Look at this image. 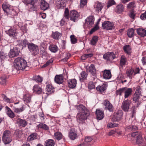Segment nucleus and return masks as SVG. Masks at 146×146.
<instances>
[{
  "instance_id": "473e14b6",
  "label": "nucleus",
  "mask_w": 146,
  "mask_h": 146,
  "mask_svg": "<svg viewBox=\"0 0 146 146\" xmlns=\"http://www.w3.org/2000/svg\"><path fill=\"white\" fill-rule=\"evenodd\" d=\"M127 59L126 58L124 55H122L121 57L120 60V65L123 67L127 63Z\"/></svg>"
},
{
  "instance_id": "7c9ffc66",
  "label": "nucleus",
  "mask_w": 146,
  "mask_h": 146,
  "mask_svg": "<svg viewBox=\"0 0 146 146\" xmlns=\"http://www.w3.org/2000/svg\"><path fill=\"white\" fill-rule=\"evenodd\" d=\"M126 74L127 76L130 79H132L133 76L135 75L134 73V69L131 68V69H127L126 71Z\"/></svg>"
},
{
  "instance_id": "338daca9",
  "label": "nucleus",
  "mask_w": 146,
  "mask_h": 146,
  "mask_svg": "<svg viewBox=\"0 0 146 146\" xmlns=\"http://www.w3.org/2000/svg\"><path fill=\"white\" fill-rule=\"evenodd\" d=\"M135 6V3L133 2L130 3L127 5V7L128 8L130 9H132Z\"/></svg>"
},
{
  "instance_id": "6e6d98bb",
  "label": "nucleus",
  "mask_w": 146,
  "mask_h": 146,
  "mask_svg": "<svg viewBox=\"0 0 146 146\" xmlns=\"http://www.w3.org/2000/svg\"><path fill=\"white\" fill-rule=\"evenodd\" d=\"M140 96H142V95L134 94L133 97V101H135V102H138L140 97Z\"/></svg>"
},
{
  "instance_id": "0eeeda50",
  "label": "nucleus",
  "mask_w": 146,
  "mask_h": 146,
  "mask_svg": "<svg viewBox=\"0 0 146 146\" xmlns=\"http://www.w3.org/2000/svg\"><path fill=\"white\" fill-rule=\"evenodd\" d=\"M102 27L104 29L108 30H111L114 28V24L109 21H105L102 24Z\"/></svg>"
},
{
  "instance_id": "bb28decb",
  "label": "nucleus",
  "mask_w": 146,
  "mask_h": 146,
  "mask_svg": "<svg viewBox=\"0 0 146 146\" xmlns=\"http://www.w3.org/2000/svg\"><path fill=\"white\" fill-rule=\"evenodd\" d=\"M17 123L20 127H25L27 125V122L24 120L18 118L17 120Z\"/></svg>"
},
{
  "instance_id": "aec40b11",
  "label": "nucleus",
  "mask_w": 146,
  "mask_h": 146,
  "mask_svg": "<svg viewBox=\"0 0 146 146\" xmlns=\"http://www.w3.org/2000/svg\"><path fill=\"white\" fill-rule=\"evenodd\" d=\"M103 77L105 79H109L111 78V74L109 70H105L103 71Z\"/></svg>"
},
{
  "instance_id": "9b49d317",
  "label": "nucleus",
  "mask_w": 146,
  "mask_h": 146,
  "mask_svg": "<svg viewBox=\"0 0 146 146\" xmlns=\"http://www.w3.org/2000/svg\"><path fill=\"white\" fill-rule=\"evenodd\" d=\"M68 136L72 140H74L77 137V131L74 128L70 129L68 133Z\"/></svg>"
},
{
  "instance_id": "393cba45",
  "label": "nucleus",
  "mask_w": 146,
  "mask_h": 146,
  "mask_svg": "<svg viewBox=\"0 0 146 146\" xmlns=\"http://www.w3.org/2000/svg\"><path fill=\"white\" fill-rule=\"evenodd\" d=\"M76 80L75 79H72L69 80L68 82V86L71 88H75L76 84Z\"/></svg>"
},
{
  "instance_id": "de8ad7c7",
  "label": "nucleus",
  "mask_w": 146,
  "mask_h": 146,
  "mask_svg": "<svg viewBox=\"0 0 146 146\" xmlns=\"http://www.w3.org/2000/svg\"><path fill=\"white\" fill-rule=\"evenodd\" d=\"M11 133L10 131L8 130H5L3 134V137H11Z\"/></svg>"
},
{
  "instance_id": "4468645a",
  "label": "nucleus",
  "mask_w": 146,
  "mask_h": 146,
  "mask_svg": "<svg viewBox=\"0 0 146 146\" xmlns=\"http://www.w3.org/2000/svg\"><path fill=\"white\" fill-rule=\"evenodd\" d=\"M67 0H56V4L58 9L63 8L66 6Z\"/></svg>"
},
{
  "instance_id": "f03ea898",
  "label": "nucleus",
  "mask_w": 146,
  "mask_h": 146,
  "mask_svg": "<svg viewBox=\"0 0 146 146\" xmlns=\"http://www.w3.org/2000/svg\"><path fill=\"white\" fill-rule=\"evenodd\" d=\"M14 67L17 70H23L27 67V62L23 58L18 57L14 62Z\"/></svg>"
},
{
  "instance_id": "f8f14e48",
  "label": "nucleus",
  "mask_w": 146,
  "mask_h": 146,
  "mask_svg": "<svg viewBox=\"0 0 146 146\" xmlns=\"http://www.w3.org/2000/svg\"><path fill=\"white\" fill-rule=\"evenodd\" d=\"M115 58V55L112 52L106 53L103 55L104 59L107 60H113Z\"/></svg>"
},
{
  "instance_id": "09e8293b",
  "label": "nucleus",
  "mask_w": 146,
  "mask_h": 146,
  "mask_svg": "<svg viewBox=\"0 0 146 146\" xmlns=\"http://www.w3.org/2000/svg\"><path fill=\"white\" fill-rule=\"evenodd\" d=\"M37 135L36 133H33L31 134L28 137L30 141H32L36 139Z\"/></svg>"
},
{
  "instance_id": "423d86ee",
  "label": "nucleus",
  "mask_w": 146,
  "mask_h": 146,
  "mask_svg": "<svg viewBox=\"0 0 146 146\" xmlns=\"http://www.w3.org/2000/svg\"><path fill=\"white\" fill-rule=\"evenodd\" d=\"M2 8L5 14L7 15L12 14L13 11V8L8 4H3L2 5Z\"/></svg>"
},
{
  "instance_id": "2f4dec72",
  "label": "nucleus",
  "mask_w": 146,
  "mask_h": 146,
  "mask_svg": "<svg viewBox=\"0 0 146 146\" xmlns=\"http://www.w3.org/2000/svg\"><path fill=\"white\" fill-rule=\"evenodd\" d=\"M132 90L131 88H125L124 90V93L125 94V98H126L129 97L131 94Z\"/></svg>"
},
{
  "instance_id": "39448f33",
  "label": "nucleus",
  "mask_w": 146,
  "mask_h": 146,
  "mask_svg": "<svg viewBox=\"0 0 146 146\" xmlns=\"http://www.w3.org/2000/svg\"><path fill=\"white\" fill-rule=\"evenodd\" d=\"M28 48L31 52L35 55L38 53V46L32 43L28 44Z\"/></svg>"
},
{
  "instance_id": "37998d69",
  "label": "nucleus",
  "mask_w": 146,
  "mask_h": 146,
  "mask_svg": "<svg viewBox=\"0 0 146 146\" xmlns=\"http://www.w3.org/2000/svg\"><path fill=\"white\" fill-rule=\"evenodd\" d=\"M7 76L6 75L2 76L0 78V84L2 85L5 84L6 82Z\"/></svg>"
},
{
  "instance_id": "603ef678",
  "label": "nucleus",
  "mask_w": 146,
  "mask_h": 146,
  "mask_svg": "<svg viewBox=\"0 0 146 146\" xmlns=\"http://www.w3.org/2000/svg\"><path fill=\"white\" fill-rule=\"evenodd\" d=\"M33 78L34 80L37 82L40 83L42 81L43 78L39 75L34 77Z\"/></svg>"
},
{
  "instance_id": "79ce46f5",
  "label": "nucleus",
  "mask_w": 146,
  "mask_h": 146,
  "mask_svg": "<svg viewBox=\"0 0 146 146\" xmlns=\"http://www.w3.org/2000/svg\"><path fill=\"white\" fill-rule=\"evenodd\" d=\"M38 128H41L46 130L49 129V127L45 124L40 123L38 125Z\"/></svg>"
},
{
  "instance_id": "1a4fd4ad",
  "label": "nucleus",
  "mask_w": 146,
  "mask_h": 146,
  "mask_svg": "<svg viewBox=\"0 0 146 146\" xmlns=\"http://www.w3.org/2000/svg\"><path fill=\"white\" fill-rule=\"evenodd\" d=\"M86 69L88 72H90L93 76H96V70L94 64H92L90 66H86Z\"/></svg>"
},
{
  "instance_id": "2eb2a0df",
  "label": "nucleus",
  "mask_w": 146,
  "mask_h": 146,
  "mask_svg": "<svg viewBox=\"0 0 146 146\" xmlns=\"http://www.w3.org/2000/svg\"><path fill=\"white\" fill-rule=\"evenodd\" d=\"M19 50L17 47H14L13 49L10 50L9 54V56L11 58L17 56L19 55Z\"/></svg>"
},
{
  "instance_id": "f257e3e1",
  "label": "nucleus",
  "mask_w": 146,
  "mask_h": 146,
  "mask_svg": "<svg viewBox=\"0 0 146 146\" xmlns=\"http://www.w3.org/2000/svg\"><path fill=\"white\" fill-rule=\"evenodd\" d=\"M78 111L76 116L77 120L80 123H84L89 115V111L86 108L82 105L77 106Z\"/></svg>"
},
{
  "instance_id": "f3484780",
  "label": "nucleus",
  "mask_w": 146,
  "mask_h": 146,
  "mask_svg": "<svg viewBox=\"0 0 146 146\" xmlns=\"http://www.w3.org/2000/svg\"><path fill=\"white\" fill-rule=\"evenodd\" d=\"M104 6V4L98 2L95 3L94 5V8L96 11L99 13L101 11Z\"/></svg>"
},
{
  "instance_id": "7ed1b4c3",
  "label": "nucleus",
  "mask_w": 146,
  "mask_h": 146,
  "mask_svg": "<svg viewBox=\"0 0 146 146\" xmlns=\"http://www.w3.org/2000/svg\"><path fill=\"white\" fill-rule=\"evenodd\" d=\"M85 22L84 25L85 28L91 27L94 24V18L93 16H90L88 17L85 19Z\"/></svg>"
},
{
  "instance_id": "bf43d9fd",
  "label": "nucleus",
  "mask_w": 146,
  "mask_h": 146,
  "mask_svg": "<svg viewBox=\"0 0 146 146\" xmlns=\"http://www.w3.org/2000/svg\"><path fill=\"white\" fill-rule=\"evenodd\" d=\"M71 42L72 44H74L77 42V40L74 35H71L70 36Z\"/></svg>"
},
{
  "instance_id": "412c9836",
  "label": "nucleus",
  "mask_w": 146,
  "mask_h": 146,
  "mask_svg": "<svg viewBox=\"0 0 146 146\" xmlns=\"http://www.w3.org/2000/svg\"><path fill=\"white\" fill-rule=\"evenodd\" d=\"M63 77L61 75H56L54 79V80L56 83L58 84L62 83L63 82Z\"/></svg>"
},
{
  "instance_id": "72a5a7b5",
  "label": "nucleus",
  "mask_w": 146,
  "mask_h": 146,
  "mask_svg": "<svg viewBox=\"0 0 146 146\" xmlns=\"http://www.w3.org/2000/svg\"><path fill=\"white\" fill-rule=\"evenodd\" d=\"M69 17L70 15L68 9V8H66L63 19L65 21H66V20H68L69 18Z\"/></svg>"
},
{
  "instance_id": "774afa93",
  "label": "nucleus",
  "mask_w": 146,
  "mask_h": 146,
  "mask_svg": "<svg viewBox=\"0 0 146 146\" xmlns=\"http://www.w3.org/2000/svg\"><path fill=\"white\" fill-rule=\"evenodd\" d=\"M127 129L130 131L135 130H136L137 127L135 126L131 125L127 127Z\"/></svg>"
},
{
  "instance_id": "b1692460",
  "label": "nucleus",
  "mask_w": 146,
  "mask_h": 146,
  "mask_svg": "<svg viewBox=\"0 0 146 146\" xmlns=\"http://www.w3.org/2000/svg\"><path fill=\"white\" fill-rule=\"evenodd\" d=\"M97 119L98 120L102 119L104 117V114L103 111L99 110L96 111Z\"/></svg>"
},
{
  "instance_id": "49530a36",
  "label": "nucleus",
  "mask_w": 146,
  "mask_h": 146,
  "mask_svg": "<svg viewBox=\"0 0 146 146\" xmlns=\"http://www.w3.org/2000/svg\"><path fill=\"white\" fill-rule=\"evenodd\" d=\"M27 44V43L26 40H21L20 41V43L19 44V46L21 47L22 49H23V48L26 47Z\"/></svg>"
},
{
  "instance_id": "4c0bfd02",
  "label": "nucleus",
  "mask_w": 146,
  "mask_h": 146,
  "mask_svg": "<svg viewBox=\"0 0 146 146\" xmlns=\"http://www.w3.org/2000/svg\"><path fill=\"white\" fill-rule=\"evenodd\" d=\"M62 133L60 132L55 133L54 135V137L58 140H60L62 138Z\"/></svg>"
},
{
  "instance_id": "20e7f679",
  "label": "nucleus",
  "mask_w": 146,
  "mask_h": 146,
  "mask_svg": "<svg viewBox=\"0 0 146 146\" xmlns=\"http://www.w3.org/2000/svg\"><path fill=\"white\" fill-rule=\"evenodd\" d=\"M38 0H28V8L30 11H35L36 6L35 4L38 2Z\"/></svg>"
},
{
  "instance_id": "a878e982",
  "label": "nucleus",
  "mask_w": 146,
  "mask_h": 146,
  "mask_svg": "<svg viewBox=\"0 0 146 146\" xmlns=\"http://www.w3.org/2000/svg\"><path fill=\"white\" fill-rule=\"evenodd\" d=\"M40 7L42 9L45 10L48 9L49 5L44 0H40Z\"/></svg>"
},
{
  "instance_id": "e433bc0d",
  "label": "nucleus",
  "mask_w": 146,
  "mask_h": 146,
  "mask_svg": "<svg viewBox=\"0 0 146 146\" xmlns=\"http://www.w3.org/2000/svg\"><path fill=\"white\" fill-rule=\"evenodd\" d=\"M50 50L52 52L55 53L58 50V48L55 45H50L49 47Z\"/></svg>"
},
{
  "instance_id": "4d7b16f0",
  "label": "nucleus",
  "mask_w": 146,
  "mask_h": 146,
  "mask_svg": "<svg viewBox=\"0 0 146 146\" xmlns=\"http://www.w3.org/2000/svg\"><path fill=\"white\" fill-rule=\"evenodd\" d=\"M125 88H120L119 89L117 90L116 92V94L117 95H119L121 96L122 93H124Z\"/></svg>"
},
{
  "instance_id": "69168bd1",
  "label": "nucleus",
  "mask_w": 146,
  "mask_h": 146,
  "mask_svg": "<svg viewBox=\"0 0 146 146\" xmlns=\"http://www.w3.org/2000/svg\"><path fill=\"white\" fill-rule=\"evenodd\" d=\"M134 94L141 95V89L140 86H137V87L136 90Z\"/></svg>"
},
{
  "instance_id": "a19ab883",
  "label": "nucleus",
  "mask_w": 146,
  "mask_h": 146,
  "mask_svg": "<svg viewBox=\"0 0 146 146\" xmlns=\"http://www.w3.org/2000/svg\"><path fill=\"white\" fill-rule=\"evenodd\" d=\"M25 109V106H23L22 107L20 108H13L14 111L16 113H19L20 112H22Z\"/></svg>"
},
{
  "instance_id": "c85d7f7f",
  "label": "nucleus",
  "mask_w": 146,
  "mask_h": 146,
  "mask_svg": "<svg viewBox=\"0 0 146 146\" xmlns=\"http://www.w3.org/2000/svg\"><path fill=\"white\" fill-rule=\"evenodd\" d=\"M33 90L34 92L38 94H41L42 91L41 88L36 84L33 86Z\"/></svg>"
},
{
  "instance_id": "dca6fc26",
  "label": "nucleus",
  "mask_w": 146,
  "mask_h": 146,
  "mask_svg": "<svg viewBox=\"0 0 146 146\" xmlns=\"http://www.w3.org/2000/svg\"><path fill=\"white\" fill-rule=\"evenodd\" d=\"M79 16V14L76 11L72 10L70 11V20L75 22Z\"/></svg>"
},
{
  "instance_id": "0e129e2a",
  "label": "nucleus",
  "mask_w": 146,
  "mask_h": 146,
  "mask_svg": "<svg viewBox=\"0 0 146 146\" xmlns=\"http://www.w3.org/2000/svg\"><path fill=\"white\" fill-rule=\"evenodd\" d=\"M115 3V2L113 0H110L108 3L107 7L108 8L112 6Z\"/></svg>"
},
{
  "instance_id": "5701e85b",
  "label": "nucleus",
  "mask_w": 146,
  "mask_h": 146,
  "mask_svg": "<svg viewBox=\"0 0 146 146\" xmlns=\"http://www.w3.org/2000/svg\"><path fill=\"white\" fill-rule=\"evenodd\" d=\"M124 7L123 5L119 4L117 5L115 9V11L118 14L121 13L124 10Z\"/></svg>"
},
{
  "instance_id": "680f3d73",
  "label": "nucleus",
  "mask_w": 146,
  "mask_h": 146,
  "mask_svg": "<svg viewBox=\"0 0 146 146\" xmlns=\"http://www.w3.org/2000/svg\"><path fill=\"white\" fill-rule=\"evenodd\" d=\"M99 29V27L97 25H96L92 29H91L90 32V34H92L94 32L98 30Z\"/></svg>"
},
{
  "instance_id": "e2e57ef3",
  "label": "nucleus",
  "mask_w": 146,
  "mask_h": 146,
  "mask_svg": "<svg viewBox=\"0 0 146 146\" xmlns=\"http://www.w3.org/2000/svg\"><path fill=\"white\" fill-rule=\"evenodd\" d=\"M53 61V58H51L48 61L46 62L43 66L42 67H45L49 65L50 64L52 63Z\"/></svg>"
},
{
  "instance_id": "3c124183",
  "label": "nucleus",
  "mask_w": 146,
  "mask_h": 146,
  "mask_svg": "<svg viewBox=\"0 0 146 146\" xmlns=\"http://www.w3.org/2000/svg\"><path fill=\"white\" fill-rule=\"evenodd\" d=\"M118 126V124L115 123H109L107 125V127L109 128H113Z\"/></svg>"
},
{
  "instance_id": "c756f323",
  "label": "nucleus",
  "mask_w": 146,
  "mask_h": 146,
  "mask_svg": "<svg viewBox=\"0 0 146 146\" xmlns=\"http://www.w3.org/2000/svg\"><path fill=\"white\" fill-rule=\"evenodd\" d=\"M137 34L141 36H146V30L142 28H138L137 30Z\"/></svg>"
},
{
  "instance_id": "a211bd4d",
  "label": "nucleus",
  "mask_w": 146,
  "mask_h": 146,
  "mask_svg": "<svg viewBox=\"0 0 146 146\" xmlns=\"http://www.w3.org/2000/svg\"><path fill=\"white\" fill-rule=\"evenodd\" d=\"M130 102L129 100L123 101L121 106L122 109L125 111H127L129 108Z\"/></svg>"
},
{
  "instance_id": "8fccbe9b",
  "label": "nucleus",
  "mask_w": 146,
  "mask_h": 146,
  "mask_svg": "<svg viewBox=\"0 0 146 146\" xmlns=\"http://www.w3.org/2000/svg\"><path fill=\"white\" fill-rule=\"evenodd\" d=\"M80 75L81 76L80 77V80H83L86 79L87 76V74L84 71H82Z\"/></svg>"
},
{
  "instance_id": "052dcab7",
  "label": "nucleus",
  "mask_w": 146,
  "mask_h": 146,
  "mask_svg": "<svg viewBox=\"0 0 146 146\" xmlns=\"http://www.w3.org/2000/svg\"><path fill=\"white\" fill-rule=\"evenodd\" d=\"M92 140V138L91 137H86L85 138V141L84 143H85L88 145V146L89 145L88 143L91 142Z\"/></svg>"
},
{
  "instance_id": "c03bdc74",
  "label": "nucleus",
  "mask_w": 146,
  "mask_h": 146,
  "mask_svg": "<svg viewBox=\"0 0 146 146\" xmlns=\"http://www.w3.org/2000/svg\"><path fill=\"white\" fill-rule=\"evenodd\" d=\"M134 30L133 28L129 29L127 32V35L129 37H132L134 36Z\"/></svg>"
},
{
  "instance_id": "c9c22d12",
  "label": "nucleus",
  "mask_w": 146,
  "mask_h": 146,
  "mask_svg": "<svg viewBox=\"0 0 146 146\" xmlns=\"http://www.w3.org/2000/svg\"><path fill=\"white\" fill-rule=\"evenodd\" d=\"M123 50L127 54H130L131 53V48L129 45H125L123 47Z\"/></svg>"
},
{
  "instance_id": "864d4df0",
  "label": "nucleus",
  "mask_w": 146,
  "mask_h": 146,
  "mask_svg": "<svg viewBox=\"0 0 146 146\" xmlns=\"http://www.w3.org/2000/svg\"><path fill=\"white\" fill-rule=\"evenodd\" d=\"M143 142V140L141 137V133L137 136L136 142L137 144H139Z\"/></svg>"
},
{
  "instance_id": "f704fd0d",
  "label": "nucleus",
  "mask_w": 146,
  "mask_h": 146,
  "mask_svg": "<svg viewBox=\"0 0 146 146\" xmlns=\"http://www.w3.org/2000/svg\"><path fill=\"white\" fill-rule=\"evenodd\" d=\"M54 144L55 143L53 140L48 139L46 140L44 145L45 146H54Z\"/></svg>"
},
{
  "instance_id": "13d9d810",
  "label": "nucleus",
  "mask_w": 146,
  "mask_h": 146,
  "mask_svg": "<svg viewBox=\"0 0 146 146\" xmlns=\"http://www.w3.org/2000/svg\"><path fill=\"white\" fill-rule=\"evenodd\" d=\"M70 56V54L68 53H66L65 54L64 58L61 60V61L64 62L67 61L68 60Z\"/></svg>"
},
{
  "instance_id": "5fc2aeb1",
  "label": "nucleus",
  "mask_w": 146,
  "mask_h": 146,
  "mask_svg": "<svg viewBox=\"0 0 146 146\" xmlns=\"http://www.w3.org/2000/svg\"><path fill=\"white\" fill-rule=\"evenodd\" d=\"M21 131H19V130H17L15 131L14 135L16 138H20L21 135Z\"/></svg>"
},
{
  "instance_id": "6ab92c4d",
  "label": "nucleus",
  "mask_w": 146,
  "mask_h": 146,
  "mask_svg": "<svg viewBox=\"0 0 146 146\" xmlns=\"http://www.w3.org/2000/svg\"><path fill=\"white\" fill-rule=\"evenodd\" d=\"M7 34L10 37H14L17 35L15 29L14 27H11L7 31Z\"/></svg>"
},
{
  "instance_id": "4be33fe9",
  "label": "nucleus",
  "mask_w": 146,
  "mask_h": 146,
  "mask_svg": "<svg viewBox=\"0 0 146 146\" xmlns=\"http://www.w3.org/2000/svg\"><path fill=\"white\" fill-rule=\"evenodd\" d=\"M107 86L106 84H100L96 87L97 90L100 93H102L106 90Z\"/></svg>"
},
{
  "instance_id": "58836bf2",
  "label": "nucleus",
  "mask_w": 146,
  "mask_h": 146,
  "mask_svg": "<svg viewBox=\"0 0 146 146\" xmlns=\"http://www.w3.org/2000/svg\"><path fill=\"white\" fill-rule=\"evenodd\" d=\"M52 35V38L55 39H58L61 36V34L58 31L53 32Z\"/></svg>"
},
{
  "instance_id": "9d476101",
  "label": "nucleus",
  "mask_w": 146,
  "mask_h": 146,
  "mask_svg": "<svg viewBox=\"0 0 146 146\" xmlns=\"http://www.w3.org/2000/svg\"><path fill=\"white\" fill-rule=\"evenodd\" d=\"M103 104L105 107V109L108 110L110 112L113 111V106L110 101L107 100H105L104 101Z\"/></svg>"
},
{
  "instance_id": "cd10ccee",
  "label": "nucleus",
  "mask_w": 146,
  "mask_h": 146,
  "mask_svg": "<svg viewBox=\"0 0 146 146\" xmlns=\"http://www.w3.org/2000/svg\"><path fill=\"white\" fill-rule=\"evenodd\" d=\"M5 108L7 115L11 118H14L15 117V114L7 106H6Z\"/></svg>"
},
{
  "instance_id": "ea45409f",
  "label": "nucleus",
  "mask_w": 146,
  "mask_h": 146,
  "mask_svg": "<svg viewBox=\"0 0 146 146\" xmlns=\"http://www.w3.org/2000/svg\"><path fill=\"white\" fill-rule=\"evenodd\" d=\"M2 140L5 144H8L12 141L11 137H3Z\"/></svg>"
},
{
  "instance_id": "a18cd8bd",
  "label": "nucleus",
  "mask_w": 146,
  "mask_h": 146,
  "mask_svg": "<svg viewBox=\"0 0 146 146\" xmlns=\"http://www.w3.org/2000/svg\"><path fill=\"white\" fill-rule=\"evenodd\" d=\"M98 40V37L97 36H94L91 40L90 43L92 45H95Z\"/></svg>"
},
{
  "instance_id": "ddd939ff",
  "label": "nucleus",
  "mask_w": 146,
  "mask_h": 146,
  "mask_svg": "<svg viewBox=\"0 0 146 146\" xmlns=\"http://www.w3.org/2000/svg\"><path fill=\"white\" fill-rule=\"evenodd\" d=\"M46 89L47 93L43 94L42 95V97H43L44 96H45L46 97L48 96V94L49 95L54 92V88L52 86V85L51 84L47 85Z\"/></svg>"
},
{
  "instance_id": "6e6552de",
  "label": "nucleus",
  "mask_w": 146,
  "mask_h": 146,
  "mask_svg": "<svg viewBox=\"0 0 146 146\" xmlns=\"http://www.w3.org/2000/svg\"><path fill=\"white\" fill-rule=\"evenodd\" d=\"M123 113L121 110H119L113 113V118L115 121H119L121 119Z\"/></svg>"
}]
</instances>
